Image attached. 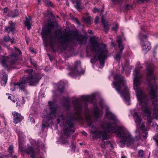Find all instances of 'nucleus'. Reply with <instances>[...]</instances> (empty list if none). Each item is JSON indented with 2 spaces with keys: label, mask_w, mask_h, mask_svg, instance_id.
<instances>
[{
  "label": "nucleus",
  "mask_w": 158,
  "mask_h": 158,
  "mask_svg": "<svg viewBox=\"0 0 158 158\" xmlns=\"http://www.w3.org/2000/svg\"><path fill=\"white\" fill-rule=\"evenodd\" d=\"M130 112L136 126L134 139L132 138L129 132L125 129L121 127L116 128L114 126H111V125L116 126L119 124L120 121L114 114L109 110L106 111V116L109 121L106 123L103 122L101 124V127L103 131L100 130L99 128L92 124L93 121L90 115V112L88 109L85 111V115L88 125L91 127V132L94 135L95 137L101 139L102 140H106L107 139L108 136L105 131L115 133L119 137H122L118 143L120 147H123L125 144L127 146L130 145L135 140H138L140 139H146L148 134L144 123L142 122V118L139 114V110L134 109L131 110Z\"/></svg>",
  "instance_id": "1"
},
{
  "label": "nucleus",
  "mask_w": 158,
  "mask_h": 158,
  "mask_svg": "<svg viewBox=\"0 0 158 158\" xmlns=\"http://www.w3.org/2000/svg\"><path fill=\"white\" fill-rule=\"evenodd\" d=\"M95 94L90 95L81 96V98H74L72 101L73 104L74 106L75 112L73 115L68 114L64 117L62 115L59 116L57 119V123H60V125H64V134L69 135L71 131H74L71 129L73 127V120H79L81 119L80 116L82 113L83 107L86 108L87 106V103L89 102H94L95 100Z\"/></svg>",
  "instance_id": "2"
},
{
  "label": "nucleus",
  "mask_w": 158,
  "mask_h": 158,
  "mask_svg": "<svg viewBox=\"0 0 158 158\" xmlns=\"http://www.w3.org/2000/svg\"><path fill=\"white\" fill-rule=\"evenodd\" d=\"M133 88L135 90L138 101L141 106V108L143 114L147 116L148 123H151L152 119L151 117L150 106L149 104V100L145 94L139 87L141 82V79L143 76L139 69H136L134 71Z\"/></svg>",
  "instance_id": "3"
},
{
  "label": "nucleus",
  "mask_w": 158,
  "mask_h": 158,
  "mask_svg": "<svg viewBox=\"0 0 158 158\" xmlns=\"http://www.w3.org/2000/svg\"><path fill=\"white\" fill-rule=\"evenodd\" d=\"M147 80L148 83V88L150 89L149 94L154 105L153 116L154 118L158 119V86L155 82L156 79L153 73L152 67H148L146 74Z\"/></svg>",
  "instance_id": "4"
},
{
  "label": "nucleus",
  "mask_w": 158,
  "mask_h": 158,
  "mask_svg": "<svg viewBox=\"0 0 158 158\" xmlns=\"http://www.w3.org/2000/svg\"><path fill=\"white\" fill-rule=\"evenodd\" d=\"M98 38L93 37L90 39L91 45L90 49L94 58L91 59L90 62L94 63L99 60L100 65L102 67L104 64V60L106 57L108 51L105 44L98 42Z\"/></svg>",
  "instance_id": "5"
},
{
  "label": "nucleus",
  "mask_w": 158,
  "mask_h": 158,
  "mask_svg": "<svg viewBox=\"0 0 158 158\" xmlns=\"http://www.w3.org/2000/svg\"><path fill=\"white\" fill-rule=\"evenodd\" d=\"M24 71L28 75V77H23L18 82L14 84V87H19L20 89L24 92L26 91L27 83L30 85L35 86L41 79L40 75L38 73H33V70L31 69L26 70Z\"/></svg>",
  "instance_id": "6"
},
{
  "label": "nucleus",
  "mask_w": 158,
  "mask_h": 158,
  "mask_svg": "<svg viewBox=\"0 0 158 158\" xmlns=\"http://www.w3.org/2000/svg\"><path fill=\"white\" fill-rule=\"evenodd\" d=\"M114 79L116 81L113 82L114 88L123 97L126 104L129 105L130 95L129 90L126 85V81L123 76L117 74L114 75Z\"/></svg>",
  "instance_id": "7"
},
{
  "label": "nucleus",
  "mask_w": 158,
  "mask_h": 158,
  "mask_svg": "<svg viewBox=\"0 0 158 158\" xmlns=\"http://www.w3.org/2000/svg\"><path fill=\"white\" fill-rule=\"evenodd\" d=\"M53 28L52 26L50 28H48L43 29L41 33L42 38L45 45L47 46L49 45L54 52L56 50L54 49V47L55 45L56 41V37L52 34V28Z\"/></svg>",
  "instance_id": "8"
},
{
  "label": "nucleus",
  "mask_w": 158,
  "mask_h": 158,
  "mask_svg": "<svg viewBox=\"0 0 158 158\" xmlns=\"http://www.w3.org/2000/svg\"><path fill=\"white\" fill-rule=\"evenodd\" d=\"M54 34L60 44V48L62 51L65 50L68 47L69 42L72 40L70 35L67 32L63 34L61 29L55 31Z\"/></svg>",
  "instance_id": "9"
},
{
  "label": "nucleus",
  "mask_w": 158,
  "mask_h": 158,
  "mask_svg": "<svg viewBox=\"0 0 158 158\" xmlns=\"http://www.w3.org/2000/svg\"><path fill=\"white\" fill-rule=\"evenodd\" d=\"M139 37L140 41L143 51L145 54L151 48L150 44L147 40L148 36L144 33L143 31H142L139 33Z\"/></svg>",
  "instance_id": "10"
},
{
  "label": "nucleus",
  "mask_w": 158,
  "mask_h": 158,
  "mask_svg": "<svg viewBox=\"0 0 158 158\" xmlns=\"http://www.w3.org/2000/svg\"><path fill=\"white\" fill-rule=\"evenodd\" d=\"M17 53L14 52H12L9 57H6L0 55V62H2L4 67H6L9 64L15 63V61L17 59Z\"/></svg>",
  "instance_id": "11"
},
{
  "label": "nucleus",
  "mask_w": 158,
  "mask_h": 158,
  "mask_svg": "<svg viewBox=\"0 0 158 158\" xmlns=\"http://www.w3.org/2000/svg\"><path fill=\"white\" fill-rule=\"evenodd\" d=\"M48 104L50 106L49 109L50 112L48 114L46 109L44 110L41 114L42 118L47 117L48 120L54 118L56 117V112L57 110L56 106L54 105L51 101L48 102Z\"/></svg>",
  "instance_id": "12"
},
{
  "label": "nucleus",
  "mask_w": 158,
  "mask_h": 158,
  "mask_svg": "<svg viewBox=\"0 0 158 158\" xmlns=\"http://www.w3.org/2000/svg\"><path fill=\"white\" fill-rule=\"evenodd\" d=\"M80 61H77L75 63L74 68L71 69L72 72L69 73L70 76L73 75H80L84 74V71L81 69Z\"/></svg>",
  "instance_id": "13"
},
{
  "label": "nucleus",
  "mask_w": 158,
  "mask_h": 158,
  "mask_svg": "<svg viewBox=\"0 0 158 158\" xmlns=\"http://www.w3.org/2000/svg\"><path fill=\"white\" fill-rule=\"evenodd\" d=\"M94 109L93 115V117L97 119L101 116L102 112L100 110L99 108L97 105L94 104Z\"/></svg>",
  "instance_id": "14"
},
{
  "label": "nucleus",
  "mask_w": 158,
  "mask_h": 158,
  "mask_svg": "<svg viewBox=\"0 0 158 158\" xmlns=\"http://www.w3.org/2000/svg\"><path fill=\"white\" fill-rule=\"evenodd\" d=\"M14 116V123L15 124L21 122L23 119V117L20 114L16 112L12 113Z\"/></svg>",
  "instance_id": "15"
},
{
  "label": "nucleus",
  "mask_w": 158,
  "mask_h": 158,
  "mask_svg": "<svg viewBox=\"0 0 158 158\" xmlns=\"http://www.w3.org/2000/svg\"><path fill=\"white\" fill-rule=\"evenodd\" d=\"M2 73L0 82L2 85L4 86L7 82L8 76L6 73L2 70Z\"/></svg>",
  "instance_id": "16"
},
{
  "label": "nucleus",
  "mask_w": 158,
  "mask_h": 158,
  "mask_svg": "<svg viewBox=\"0 0 158 158\" xmlns=\"http://www.w3.org/2000/svg\"><path fill=\"white\" fill-rule=\"evenodd\" d=\"M65 83L63 81H61L58 82L57 86L59 92L60 93L63 92L64 91V87L65 85Z\"/></svg>",
  "instance_id": "17"
},
{
  "label": "nucleus",
  "mask_w": 158,
  "mask_h": 158,
  "mask_svg": "<svg viewBox=\"0 0 158 158\" xmlns=\"http://www.w3.org/2000/svg\"><path fill=\"white\" fill-rule=\"evenodd\" d=\"M101 147L102 148H104L107 147H110L111 148H113L112 144L109 141H103L101 145Z\"/></svg>",
  "instance_id": "18"
},
{
  "label": "nucleus",
  "mask_w": 158,
  "mask_h": 158,
  "mask_svg": "<svg viewBox=\"0 0 158 158\" xmlns=\"http://www.w3.org/2000/svg\"><path fill=\"white\" fill-rule=\"evenodd\" d=\"M117 42L118 44V47L120 49L123 50L124 49V46L122 43V37L120 36H118L117 38Z\"/></svg>",
  "instance_id": "19"
},
{
  "label": "nucleus",
  "mask_w": 158,
  "mask_h": 158,
  "mask_svg": "<svg viewBox=\"0 0 158 158\" xmlns=\"http://www.w3.org/2000/svg\"><path fill=\"white\" fill-rule=\"evenodd\" d=\"M102 22L105 31L106 32H107L109 29L110 25H109L108 22H106L103 18L102 19Z\"/></svg>",
  "instance_id": "20"
},
{
  "label": "nucleus",
  "mask_w": 158,
  "mask_h": 158,
  "mask_svg": "<svg viewBox=\"0 0 158 158\" xmlns=\"http://www.w3.org/2000/svg\"><path fill=\"white\" fill-rule=\"evenodd\" d=\"M123 50H122V49H120V51L116 53L114 57L115 59L118 61H119L120 60L121 57V55L122 54Z\"/></svg>",
  "instance_id": "21"
},
{
  "label": "nucleus",
  "mask_w": 158,
  "mask_h": 158,
  "mask_svg": "<svg viewBox=\"0 0 158 158\" xmlns=\"http://www.w3.org/2000/svg\"><path fill=\"white\" fill-rule=\"evenodd\" d=\"M31 20V19L30 17H29L26 18V20L25 21L24 23L25 26L27 27V29L28 30H29L31 28V24H30V21Z\"/></svg>",
  "instance_id": "22"
},
{
  "label": "nucleus",
  "mask_w": 158,
  "mask_h": 158,
  "mask_svg": "<svg viewBox=\"0 0 158 158\" xmlns=\"http://www.w3.org/2000/svg\"><path fill=\"white\" fill-rule=\"evenodd\" d=\"M83 20L87 24H91L92 21V19L89 16H87L86 18H84Z\"/></svg>",
  "instance_id": "23"
},
{
  "label": "nucleus",
  "mask_w": 158,
  "mask_h": 158,
  "mask_svg": "<svg viewBox=\"0 0 158 158\" xmlns=\"http://www.w3.org/2000/svg\"><path fill=\"white\" fill-rule=\"evenodd\" d=\"M77 40L79 41L81 44L85 43L86 41V38L82 36H79Z\"/></svg>",
  "instance_id": "24"
},
{
  "label": "nucleus",
  "mask_w": 158,
  "mask_h": 158,
  "mask_svg": "<svg viewBox=\"0 0 158 158\" xmlns=\"http://www.w3.org/2000/svg\"><path fill=\"white\" fill-rule=\"evenodd\" d=\"M72 2L74 3L75 2V0H71ZM75 2H76V7L77 9H80L81 8V2L80 1H77V0H75Z\"/></svg>",
  "instance_id": "25"
},
{
  "label": "nucleus",
  "mask_w": 158,
  "mask_h": 158,
  "mask_svg": "<svg viewBox=\"0 0 158 158\" xmlns=\"http://www.w3.org/2000/svg\"><path fill=\"white\" fill-rule=\"evenodd\" d=\"M4 40L5 41L8 42L10 41L11 43H13L14 41V39H10L8 35L5 36L4 38Z\"/></svg>",
  "instance_id": "26"
},
{
  "label": "nucleus",
  "mask_w": 158,
  "mask_h": 158,
  "mask_svg": "<svg viewBox=\"0 0 158 158\" xmlns=\"http://www.w3.org/2000/svg\"><path fill=\"white\" fill-rule=\"evenodd\" d=\"M5 30L8 33L10 31H14V27L10 26L8 27H6Z\"/></svg>",
  "instance_id": "27"
},
{
  "label": "nucleus",
  "mask_w": 158,
  "mask_h": 158,
  "mask_svg": "<svg viewBox=\"0 0 158 158\" xmlns=\"http://www.w3.org/2000/svg\"><path fill=\"white\" fill-rule=\"evenodd\" d=\"M18 134L19 138V143L20 144L22 143L21 140L20 138V136H21V135L23 134V133L21 131H19L18 132H17Z\"/></svg>",
  "instance_id": "28"
},
{
  "label": "nucleus",
  "mask_w": 158,
  "mask_h": 158,
  "mask_svg": "<svg viewBox=\"0 0 158 158\" xmlns=\"http://www.w3.org/2000/svg\"><path fill=\"white\" fill-rule=\"evenodd\" d=\"M139 156L140 157V158H144V157L143 152L142 150H140L138 152Z\"/></svg>",
  "instance_id": "29"
},
{
  "label": "nucleus",
  "mask_w": 158,
  "mask_h": 158,
  "mask_svg": "<svg viewBox=\"0 0 158 158\" xmlns=\"http://www.w3.org/2000/svg\"><path fill=\"white\" fill-rule=\"evenodd\" d=\"M30 61L31 64L36 68H37V65L36 62L35 61L31 59Z\"/></svg>",
  "instance_id": "30"
},
{
  "label": "nucleus",
  "mask_w": 158,
  "mask_h": 158,
  "mask_svg": "<svg viewBox=\"0 0 158 158\" xmlns=\"http://www.w3.org/2000/svg\"><path fill=\"white\" fill-rule=\"evenodd\" d=\"M8 99L11 100V101H12L13 102H15V99L14 98V97L12 95H10L8 97Z\"/></svg>",
  "instance_id": "31"
},
{
  "label": "nucleus",
  "mask_w": 158,
  "mask_h": 158,
  "mask_svg": "<svg viewBox=\"0 0 158 158\" xmlns=\"http://www.w3.org/2000/svg\"><path fill=\"white\" fill-rule=\"evenodd\" d=\"M118 28V24L115 23L113 24V26L112 27V29L113 30L116 31L117 30Z\"/></svg>",
  "instance_id": "32"
},
{
  "label": "nucleus",
  "mask_w": 158,
  "mask_h": 158,
  "mask_svg": "<svg viewBox=\"0 0 158 158\" xmlns=\"http://www.w3.org/2000/svg\"><path fill=\"white\" fill-rule=\"evenodd\" d=\"M155 141L157 146H158V135H155L153 137Z\"/></svg>",
  "instance_id": "33"
},
{
  "label": "nucleus",
  "mask_w": 158,
  "mask_h": 158,
  "mask_svg": "<svg viewBox=\"0 0 158 158\" xmlns=\"http://www.w3.org/2000/svg\"><path fill=\"white\" fill-rule=\"evenodd\" d=\"M13 147L12 146L10 145L8 150V152L10 153H12L13 152Z\"/></svg>",
  "instance_id": "34"
},
{
  "label": "nucleus",
  "mask_w": 158,
  "mask_h": 158,
  "mask_svg": "<svg viewBox=\"0 0 158 158\" xmlns=\"http://www.w3.org/2000/svg\"><path fill=\"white\" fill-rule=\"evenodd\" d=\"M42 130H44V129L45 128L47 127L48 125L47 124V123H44V122H43L42 123Z\"/></svg>",
  "instance_id": "35"
},
{
  "label": "nucleus",
  "mask_w": 158,
  "mask_h": 158,
  "mask_svg": "<svg viewBox=\"0 0 158 158\" xmlns=\"http://www.w3.org/2000/svg\"><path fill=\"white\" fill-rule=\"evenodd\" d=\"M45 3L48 6H52V4L50 1H46L45 2Z\"/></svg>",
  "instance_id": "36"
},
{
  "label": "nucleus",
  "mask_w": 158,
  "mask_h": 158,
  "mask_svg": "<svg viewBox=\"0 0 158 158\" xmlns=\"http://www.w3.org/2000/svg\"><path fill=\"white\" fill-rule=\"evenodd\" d=\"M29 117L30 118V120L33 123H35V120L33 118V116L32 114H30L29 115Z\"/></svg>",
  "instance_id": "37"
},
{
  "label": "nucleus",
  "mask_w": 158,
  "mask_h": 158,
  "mask_svg": "<svg viewBox=\"0 0 158 158\" xmlns=\"http://www.w3.org/2000/svg\"><path fill=\"white\" fill-rule=\"evenodd\" d=\"M69 102V99H67L66 100L67 105L65 106V107L67 109H68L70 107Z\"/></svg>",
  "instance_id": "38"
},
{
  "label": "nucleus",
  "mask_w": 158,
  "mask_h": 158,
  "mask_svg": "<svg viewBox=\"0 0 158 158\" xmlns=\"http://www.w3.org/2000/svg\"><path fill=\"white\" fill-rule=\"evenodd\" d=\"M152 126L155 127L156 130H158V125L156 123H152Z\"/></svg>",
  "instance_id": "39"
},
{
  "label": "nucleus",
  "mask_w": 158,
  "mask_h": 158,
  "mask_svg": "<svg viewBox=\"0 0 158 158\" xmlns=\"http://www.w3.org/2000/svg\"><path fill=\"white\" fill-rule=\"evenodd\" d=\"M18 15V14L16 13L12 12L11 15V16L13 18L17 16Z\"/></svg>",
  "instance_id": "40"
},
{
  "label": "nucleus",
  "mask_w": 158,
  "mask_h": 158,
  "mask_svg": "<svg viewBox=\"0 0 158 158\" xmlns=\"http://www.w3.org/2000/svg\"><path fill=\"white\" fill-rule=\"evenodd\" d=\"M99 17L98 16H96L95 18L94 22L95 24H97L98 23Z\"/></svg>",
  "instance_id": "41"
},
{
  "label": "nucleus",
  "mask_w": 158,
  "mask_h": 158,
  "mask_svg": "<svg viewBox=\"0 0 158 158\" xmlns=\"http://www.w3.org/2000/svg\"><path fill=\"white\" fill-rule=\"evenodd\" d=\"M114 2L119 3L122 2V0H112Z\"/></svg>",
  "instance_id": "42"
},
{
  "label": "nucleus",
  "mask_w": 158,
  "mask_h": 158,
  "mask_svg": "<svg viewBox=\"0 0 158 158\" xmlns=\"http://www.w3.org/2000/svg\"><path fill=\"white\" fill-rule=\"evenodd\" d=\"M99 11V9L98 8H94L93 10V12L94 13H96Z\"/></svg>",
  "instance_id": "43"
},
{
  "label": "nucleus",
  "mask_w": 158,
  "mask_h": 158,
  "mask_svg": "<svg viewBox=\"0 0 158 158\" xmlns=\"http://www.w3.org/2000/svg\"><path fill=\"white\" fill-rule=\"evenodd\" d=\"M15 48V51H18L19 54H22L21 51L19 49L17 48Z\"/></svg>",
  "instance_id": "44"
},
{
  "label": "nucleus",
  "mask_w": 158,
  "mask_h": 158,
  "mask_svg": "<svg viewBox=\"0 0 158 158\" xmlns=\"http://www.w3.org/2000/svg\"><path fill=\"white\" fill-rule=\"evenodd\" d=\"M10 26L13 27L14 23L12 22H10L9 23Z\"/></svg>",
  "instance_id": "45"
},
{
  "label": "nucleus",
  "mask_w": 158,
  "mask_h": 158,
  "mask_svg": "<svg viewBox=\"0 0 158 158\" xmlns=\"http://www.w3.org/2000/svg\"><path fill=\"white\" fill-rule=\"evenodd\" d=\"M25 39H26V42L27 44H28V42L29 41V38L28 37H26Z\"/></svg>",
  "instance_id": "46"
},
{
  "label": "nucleus",
  "mask_w": 158,
  "mask_h": 158,
  "mask_svg": "<svg viewBox=\"0 0 158 158\" xmlns=\"http://www.w3.org/2000/svg\"><path fill=\"white\" fill-rule=\"evenodd\" d=\"M88 32L90 34H92V31L90 30H88Z\"/></svg>",
  "instance_id": "47"
},
{
  "label": "nucleus",
  "mask_w": 158,
  "mask_h": 158,
  "mask_svg": "<svg viewBox=\"0 0 158 158\" xmlns=\"http://www.w3.org/2000/svg\"><path fill=\"white\" fill-rule=\"evenodd\" d=\"M121 158H127V157L126 156L123 155L122 156Z\"/></svg>",
  "instance_id": "48"
},
{
  "label": "nucleus",
  "mask_w": 158,
  "mask_h": 158,
  "mask_svg": "<svg viewBox=\"0 0 158 158\" xmlns=\"http://www.w3.org/2000/svg\"><path fill=\"white\" fill-rule=\"evenodd\" d=\"M5 157L3 156H0V158H5Z\"/></svg>",
  "instance_id": "49"
},
{
  "label": "nucleus",
  "mask_w": 158,
  "mask_h": 158,
  "mask_svg": "<svg viewBox=\"0 0 158 158\" xmlns=\"http://www.w3.org/2000/svg\"><path fill=\"white\" fill-rule=\"evenodd\" d=\"M4 12L5 13L7 12V8H5V9H4Z\"/></svg>",
  "instance_id": "50"
},
{
  "label": "nucleus",
  "mask_w": 158,
  "mask_h": 158,
  "mask_svg": "<svg viewBox=\"0 0 158 158\" xmlns=\"http://www.w3.org/2000/svg\"><path fill=\"white\" fill-rule=\"evenodd\" d=\"M125 68L126 69H127V65H125V67H124V68ZM123 72H124V67H123Z\"/></svg>",
  "instance_id": "51"
},
{
  "label": "nucleus",
  "mask_w": 158,
  "mask_h": 158,
  "mask_svg": "<svg viewBox=\"0 0 158 158\" xmlns=\"http://www.w3.org/2000/svg\"><path fill=\"white\" fill-rule=\"evenodd\" d=\"M66 4L67 6H69V3L68 2H66Z\"/></svg>",
  "instance_id": "52"
},
{
  "label": "nucleus",
  "mask_w": 158,
  "mask_h": 158,
  "mask_svg": "<svg viewBox=\"0 0 158 158\" xmlns=\"http://www.w3.org/2000/svg\"><path fill=\"white\" fill-rule=\"evenodd\" d=\"M128 67H129L130 68V69H132V67L131 66H129Z\"/></svg>",
  "instance_id": "53"
},
{
  "label": "nucleus",
  "mask_w": 158,
  "mask_h": 158,
  "mask_svg": "<svg viewBox=\"0 0 158 158\" xmlns=\"http://www.w3.org/2000/svg\"><path fill=\"white\" fill-rule=\"evenodd\" d=\"M83 133L85 135H86L87 134V133L85 132H83Z\"/></svg>",
  "instance_id": "54"
},
{
  "label": "nucleus",
  "mask_w": 158,
  "mask_h": 158,
  "mask_svg": "<svg viewBox=\"0 0 158 158\" xmlns=\"http://www.w3.org/2000/svg\"><path fill=\"white\" fill-rule=\"evenodd\" d=\"M10 90H11L12 91H14L15 90V89H11Z\"/></svg>",
  "instance_id": "55"
},
{
  "label": "nucleus",
  "mask_w": 158,
  "mask_h": 158,
  "mask_svg": "<svg viewBox=\"0 0 158 158\" xmlns=\"http://www.w3.org/2000/svg\"><path fill=\"white\" fill-rule=\"evenodd\" d=\"M74 144H73L72 148H74Z\"/></svg>",
  "instance_id": "56"
},
{
  "label": "nucleus",
  "mask_w": 158,
  "mask_h": 158,
  "mask_svg": "<svg viewBox=\"0 0 158 158\" xmlns=\"http://www.w3.org/2000/svg\"><path fill=\"white\" fill-rule=\"evenodd\" d=\"M40 0H38V3H40Z\"/></svg>",
  "instance_id": "57"
},
{
  "label": "nucleus",
  "mask_w": 158,
  "mask_h": 158,
  "mask_svg": "<svg viewBox=\"0 0 158 158\" xmlns=\"http://www.w3.org/2000/svg\"><path fill=\"white\" fill-rule=\"evenodd\" d=\"M48 55L49 56V57H50V55H49V54H48Z\"/></svg>",
  "instance_id": "58"
},
{
  "label": "nucleus",
  "mask_w": 158,
  "mask_h": 158,
  "mask_svg": "<svg viewBox=\"0 0 158 158\" xmlns=\"http://www.w3.org/2000/svg\"><path fill=\"white\" fill-rule=\"evenodd\" d=\"M14 158H17V157L16 156H15Z\"/></svg>",
  "instance_id": "59"
},
{
  "label": "nucleus",
  "mask_w": 158,
  "mask_h": 158,
  "mask_svg": "<svg viewBox=\"0 0 158 158\" xmlns=\"http://www.w3.org/2000/svg\"><path fill=\"white\" fill-rule=\"evenodd\" d=\"M31 52H33V50H31Z\"/></svg>",
  "instance_id": "60"
}]
</instances>
